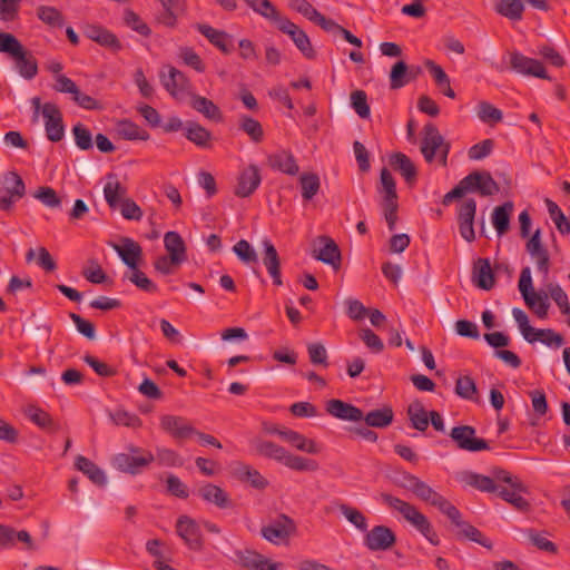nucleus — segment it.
I'll return each instance as SVG.
<instances>
[{
	"label": "nucleus",
	"instance_id": "e433bc0d",
	"mask_svg": "<svg viewBox=\"0 0 570 570\" xmlns=\"http://www.w3.org/2000/svg\"><path fill=\"white\" fill-rule=\"evenodd\" d=\"M185 137L200 148L209 147L212 132L195 121L185 124Z\"/></svg>",
	"mask_w": 570,
	"mask_h": 570
},
{
	"label": "nucleus",
	"instance_id": "c85d7f7f",
	"mask_svg": "<svg viewBox=\"0 0 570 570\" xmlns=\"http://www.w3.org/2000/svg\"><path fill=\"white\" fill-rule=\"evenodd\" d=\"M472 281L481 289L489 291L494 285V274L488 258H478L473 264Z\"/></svg>",
	"mask_w": 570,
	"mask_h": 570
},
{
	"label": "nucleus",
	"instance_id": "ddd939ff",
	"mask_svg": "<svg viewBox=\"0 0 570 570\" xmlns=\"http://www.w3.org/2000/svg\"><path fill=\"white\" fill-rule=\"evenodd\" d=\"M41 112L45 118L47 138L52 142L60 141L65 135V125L60 109L52 102H46L42 106Z\"/></svg>",
	"mask_w": 570,
	"mask_h": 570
},
{
	"label": "nucleus",
	"instance_id": "f8f14e48",
	"mask_svg": "<svg viewBox=\"0 0 570 570\" xmlns=\"http://www.w3.org/2000/svg\"><path fill=\"white\" fill-rule=\"evenodd\" d=\"M276 28L281 32L289 36L296 48L303 53L305 58L314 59L316 57V52L306 32L297 24L292 22L288 18L281 20V23Z\"/></svg>",
	"mask_w": 570,
	"mask_h": 570
},
{
	"label": "nucleus",
	"instance_id": "8fccbe9b",
	"mask_svg": "<svg viewBox=\"0 0 570 570\" xmlns=\"http://www.w3.org/2000/svg\"><path fill=\"white\" fill-rule=\"evenodd\" d=\"M250 9L265 19L269 20L275 27L281 23V20L286 18L285 16L281 14V12L269 0H257L255 2V8Z\"/></svg>",
	"mask_w": 570,
	"mask_h": 570
},
{
	"label": "nucleus",
	"instance_id": "bb28decb",
	"mask_svg": "<svg viewBox=\"0 0 570 570\" xmlns=\"http://www.w3.org/2000/svg\"><path fill=\"white\" fill-rule=\"evenodd\" d=\"M450 520L454 525H456L459 528V531L456 532L458 539H469V540L476 542L488 549L493 548V543L491 542V540H489L487 537H484L483 533L479 529H476L474 525H472L469 522H465L461 519V512L459 510H458V518L450 519Z\"/></svg>",
	"mask_w": 570,
	"mask_h": 570
},
{
	"label": "nucleus",
	"instance_id": "a19ab883",
	"mask_svg": "<svg viewBox=\"0 0 570 570\" xmlns=\"http://www.w3.org/2000/svg\"><path fill=\"white\" fill-rule=\"evenodd\" d=\"M380 183L379 193L382 195V203H397L396 183L386 167L381 170Z\"/></svg>",
	"mask_w": 570,
	"mask_h": 570
},
{
	"label": "nucleus",
	"instance_id": "49530a36",
	"mask_svg": "<svg viewBox=\"0 0 570 570\" xmlns=\"http://www.w3.org/2000/svg\"><path fill=\"white\" fill-rule=\"evenodd\" d=\"M163 8L164 12L158 16V21L166 27L174 28L178 13L184 11L185 0H167Z\"/></svg>",
	"mask_w": 570,
	"mask_h": 570
},
{
	"label": "nucleus",
	"instance_id": "5701e85b",
	"mask_svg": "<svg viewBox=\"0 0 570 570\" xmlns=\"http://www.w3.org/2000/svg\"><path fill=\"white\" fill-rule=\"evenodd\" d=\"M104 186L105 200L111 209H117L127 197V188L119 180L116 174L109 173Z\"/></svg>",
	"mask_w": 570,
	"mask_h": 570
},
{
	"label": "nucleus",
	"instance_id": "4c0bfd02",
	"mask_svg": "<svg viewBox=\"0 0 570 570\" xmlns=\"http://www.w3.org/2000/svg\"><path fill=\"white\" fill-rule=\"evenodd\" d=\"M460 480L482 492H494L497 490L495 481L492 478L475 472L464 471L461 473Z\"/></svg>",
	"mask_w": 570,
	"mask_h": 570
},
{
	"label": "nucleus",
	"instance_id": "a211bd4d",
	"mask_svg": "<svg viewBox=\"0 0 570 570\" xmlns=\"http://www.w3.org/2000/svg\"><path fill=\"white\" fill-rule=\"evenodd\" d=\"M176 530L178 535L191 550L198 551L203 548L199 527L193 519L186 515L180 517L177 520Z\"/></svg>",
	"mask_w": 570,
	"mask_h": 570
},
{
	"label": "nucleus",
	"instance_id": "423d86ee",
	"mask_svg": "<svg viewBox=\"0 0 570 570\" xmlns=\"http://www.w3.org/2000/svg\"><path fill=\"white\" fill-rule=\"evenodd\" d=\"M297 531L295 521L285 513H279L261 528L262 537L274 544L286 542Z\"/></svg>",
	"mask_w": 570,
	"mask_h": 570
},
{
	"label": "nucleus",
	"instance_id": "0e129e2a",
	"mask_svg": "<svg viewBox=\"0 0 570 570\" xmlns=\"http://www.w3.org/2000/svg\"><path fill=\"white\" fill-rule=\"evenodd\" d=\"M524 3L521 0H501V16L513 21L522 19Z\"/></svg>",
	"mask_w": 570,
	"mask_h": 570
},
{
	"label": "nucleus",
	"instance_id": "58836bf2",
	"mask_svg": "<svg viewBox=\"0 0 570 570\" xmlns=\"http://www.w3.org/2000/svg\"><path fill=\"white\" fill-rule=\"evenodd\" d=\"M76 468L86 474L95 484L105 485L107 480L104 471L92 461L83 455L76 458Z\"/></svg>",
	"mask_w": 570,
	"mask_h": 570
},
{
	"label": "nucleus",
	"instance_id": "c03bdc74",
	"mask_svg": "<svg viewBox=\"0 0 570 570\" xmlns=\"http://www.w3.org/2000/svg\"><path fill=\"white\" fill-rule=\"evenodd\" d=\"M425 66L434 78L436 86L442 90L443 95L452 99L455 98V92L450 85V78L442 69V67L432 60H426Z\"/></svg>",
	"mask_w": 570,
	"mask_h": 570
},
{
	"label": "nucleus",
	"instance_id": "4d7b16f0",
	"mask_svg": "<svg viewBox=\"0 0 570 570\" xmlns=\"http://www.w3.org/2000/svg\"><path fill=\"white\" fill-rule=\"evenodd\" d=\"M26 414L40 429L51 430L55 426L51 415L38 406H29Z\"/></svg>",
	"mask_w": 570,
	"mask_h": 570
},
{
	"label": "nucleus",
	"instance_id": "680f3d73",
	"mask_svg": "<svg viewBox=\"0 0 570 570\" xmlns=\"http://www.w3.org/2000/svg\"><path fill=\"white\" fill-rule=\"evenodd\" d=\"M184 262L168 255H161L154 261L153 266L155 271L161 275H171Z\"/></svg>",
	"mask_w": 570,
	"mask_h": 570
},
{
	"label": "nucleus",
	"instance_id": "a18cd8bd",
	"mask_svg": "<svg viewBox=\"0 0 570 570\" xmlns=\"http://www.w3.org/2000/svg\"><path fill=\"white\" fill-rule=\"evenodd\" d=\"M118 135L126 140H148L149 134L137 124L130 120H121L117 125Z\"/></svg>",
	"mask_w": 570,
	"mask_h": 570
},
{
	"label": "nucleus",
	"instance_id": "09e8293b",
	"mask_svg": "<svg viewBox=\"0 0 570 570\" xmlns=\"http://www.w3.org/2000/svg\"><path fill=\"white\" fill-rule=\"evenodd\" d=\"M124 277L146 293L154 294L158 292V286L139 269V266L136 267V269H130V272L126 273Z\"/></svg>",
	"mask_w": 570,
	"mask_h": 570
},
{
	"label": "nucleus",
	"instance_id": "6e6d98bb",
	"mask_svg": "<svg viewBox=\"0 0 570 570\" xmlns=\"http://www.w3.org/2000/svg\"><path fill=\"white\" fill-rule=\"evenodd\" d=\"M178 57L181 59L184 65L193 68L197 72H204L206 70V65L200 58V56L190 47H180L178 51Z\"/></svg>",
	"mask_w": 570,
	"mask_h": 570
},
{
	"label": "nucleus",
	"instance_id": "de8ad7c7",
	"mask_svg": "<svg viewBox=\"0 0 570 570\" xmlns=\"http://www.w3.org/2000/svg\"><path fill=\"white\" fill-rule=\"evenodd\" d=\"M299 186L302 197L305 202H308L317 195L321 188L320 176L315 173H303L299 176Z\"/></svg>",
	"mask_w": 570,
	"mask_h": 570
},
{
	"label": "nucleus",
	"instance_id": "5fc2aeb1",
	"mask_svg": "<svg viewBox=\"0 0 570 570\" xmlns=\"http://www.w3.org/2000/svg\"><path fill=\"white\" fill-rule=\"evenodd\" d=\"M337 507L347 521L354 524L360 531H367L366 518L358 509L345 503H340Z\"/></svg>",
	"mask_w": 570,
	"mask_h": 570
},
{
	"label": "nucleus",
	"instance_id": "f03ea898",
	"mask_svg": "<svg viewBox=\"0 0 570 570\" xmlns=\"http://www.w3.org/2000/svg\"><path fill=\"white\" fill-rule=\"evenodd\" d=\"M0 52L10 57L24 79H32L38 73L36 58L24 49L18 38L10 32H0Z\"/></svg>",
	"mask_w": 570,
	"mask_h": 570
},
{
	"label": "nucleus",
	"instance_id": "69168bd1",
	"mask_svg": "<svg viewBox=\"0 0 570 570\" xmlns=\"http://www.w3.org/2000/svg\"><path fill=\"white\" fill-rule=\"evenodd\" d=\"M550 297L558 305L562 314L570 313V304L567 293L558 284L550 283L547 286Z\"/></svg>",
	"mask_w": 570,
	"mask_h": 570
},
{
	"label": "nucleus",
	"instance_id": "72a5a7b5",
	"mask_svg": "<svg viewBox=\"0 0 570 570\" xmlns=\"http://www.w3.org/2000/svg\"><path fill=\"white\" fill-rule=\"evenodd\" d=\"M415 79L412 70L403 60L396 61L390 71V88L396 90L406 86L410 81Z\"/></svg>",
	"mask_w": 570,
	"mask_h": 570
},
{
	"label": "nucleus",
	"instance_id": "dca6fc26",
	"mask_svg": "<svg viewBox=\"0 0 570 570\" xmlns=\"http://www.w3.org/2000/svg\"><path fill=\"white\" fill-rule=\"evenodd\" d=\"M112 248L129 269H136L139 266L142 259V248L136 240L122 237L120 244H112Z\"/></svg>",
	"mask_w": 570,
	"mask_h": 570
},
{
	"label": "nucleus",
	"instance_id": "a878e982",
	"mask_svg": "<svg viewBox=\"0 0 570 570\" xmlns=\"http://www.w3.org/2000/svg\"><path fill=\"white\" fill-rule=\"evenodd\" d=\"M321 244L323 246L316 250L314 249V258L321 261L327 265H331L335 271L341 267V250L337 244L328 236L320 237Z\"/></svg>",
	"mask_w": 570,
	"mask_h": 570
},
{
	"label": "nucleus",
	"instance_id": "cd10ccee",
	"mask_svg": "<svg viewBox=\"0 0 570 570\" xmlns=\"http://www.w3.org/2000/svg\"><path fill=\"white\" fill-rule=\"evenodd\" d=\"M263 245L265 249L263 255V264L271 275L274 285L281 286L283 285V281L281 275V259L278 253L269 239H264Z\"/></svg>",
	"mask_w": 570,
	"mask_h": 570
},
{
	"label": "nucleus",
	"instance_id": "0eeeda50",
	"mask_svg": "<svg viewBox=\"0 0 570 570\" xmlns=\"http://www.w3.org/2000/svg\"><path fill=\"white\" fill-rule=\"evenodd\" d=\"M460 181L466 194L474 193L481 197L491 196L499 190L498 183L493 179L491 174L485 170H474Z\"/></svg>",
	"mask_w": 570,
	"mask_h": 570
},
{
	"label": "nucleus",
	"instance_id": "603ef678",
	"mask_svg": "<svg viewBox=\"0 0 570 570\" xmlns=\"http://www.w3.org/2000/svg\"><path fill=\"white\" fill-rule=\"evenodd\" d=\"M37 17L43 23L53 28H61L65 23V19L61 12L57 8L50 6L38 7Z\"/></svg>",
	"mask_w": 570,
	"mask_h": 570
},
{
	"label": "nucleus",
	"instance_id": "c9c22d12",
	"mask_svg": "<svg viewBox=\"0 0 570 570\" xmlns=\"http://www.w3.org/2000/svg\"><path fill=\"white\" fill-rule=\"evenodd\" d=\"M164 246L168 253V256L179 259L181 262L187 261V249L183 237L177 232H167L164 236Z\"/></svg>",
	"mask_w": 570,
	"mask_h": 570
},
{
	"label": "nucleus",
	"instance_id": "338daca9",
	"mask_svg": "<svg viewBox=\"0 0 570 570\" xmlns=\"http://www.w3.org/2000/svg\"><path fill=\"white\" fill-rule=\"evenodd\" d=\"M233 250L237 255V257L245 264L257 263L258 261L255 249L245 239L238 240L234 245Z\"/></svg>",
	"mask_w": 570,
	"mask_h": 570
},
{
	"label": "nucleus",
	"instance_id": "3c124183",
	"mask_svg": "<svg viewBox=\"0 0 570 570\" xmlns=\"http://www.w3.org/2000/svg\"><path fill=\"white\" fill-rule=\"evenodd\" d=\"M546 205L549 212V215L553 223L556 224V227L558 232L562 235H567L570 233V222L563 214V212L560 209V207L551 199H546Z\"/></svg>",
	"mask_w": 570,
	"mask_h": 570
},
{
	"label": "nucleus",
	"instance_id": "f3484780",
	"mask_svg": "<svg viewBox=\"0 0 570 570\" xmlns=\"http://www.w3.org/2000/svg\"><path fill=\"white\" fill-rule=\"evenodd\" d=\"M160 428L176 440L189 439L196 432L185 417L170 414L160 417Z\"/></svg>",
	"mask_w": 570,
	"mask_h": 570
},
{
	"label": "nucleus",
	"instance_id": "864d4df0",
	"mask_svg": "<svg viewBox=\"0 0 570 570\" xmlns=\"http://www.w3.org/2000/svg\"><path fill=\"white\" fill-rule=\"evenodd\" d=\"M529 301H524L525 305L540 318H544L548 315L549 301L547 294H539L531 292L528 294Z\"/></svg>",
	"mask_w": 570,
	"mask_h": 570
},
{
	"label": "nucleus",
	"instance_id": "774afa93",
	"mask_svg": "<svg viewBox=\"0 0 570 570\" xmlns=\"http://www.w3.org/2000/svg\"><path fill=\"white\" fill-rule=\"evenodd\" d=\"M455 393L466 400H473L476 395V386L472 377L462 376L455 382Z\"/></svg>",
	"mask_w": 570,
	"mask_h": 570
},
{
	"label": "nucleus",
	"instance_id": "6ab92c4d",
	"mask_svg": "<svg viewBox=\"0 0 570 570\" xmlns=\"http://www.w3.org/2000/svg\"><path fill=\"white\" fill-rule=\"evenodd\" d=\"M510 63L512 69L520 73L541 79H550L543 63L537 59L515 52L511 55Z\"/></svg>",
	"mask_w": 570,
	"mask_h": 570
},
{
	"label": "nucleus",
	"instance_id": "1a4fd4ad",
	"mask_svg": "<svg viewBox=\"0 0 570 570\" xmlns=\"http://www.w3.org/2000/svg\"><path fill=\"white\" fill-rule=\"evenodd\" d=\"M420 500L436 507L449 519L458 518V509L443 495L433 490L428 483L420 480L413 492Z\"/></svg>",
	"mask_w": 570,
	"mask_h": 570
},
{
	"label": "nucleus",
	"instance_id": "7c9ffc66",
	"mask_svg": "<svg viewBox=\"0 0 570 570\" xmlns=\"http://www.w3.org/2000/svg\"><path fill=\"white\" fill-rule=\"evenodd\" d=\"M268 164L273 169L289 176H295L299 170L294 155L288 150H281L271 155Z\"/></svg>",
	"mask_w": 570,
	"mask_h": 570
},
{
	"label": "nucleus",
	"instance_id": "bf43d9fd",
	"mask_svg": "<svg viewBox=\"0 0 570 570\" xmlns=\"http://www.w3.org/2000/svg\"><path fill=\"white\" fill-rule=\"evenodd\" d=\"M154 456L155 461L163 466H181L184 463L176 451L167 448H156V454H154Z\"/></svg>",
	"mask_w": 570,
	"mask_h": 570
},
{
	"label": "nucleus",
	"instance_id": "aec40b11",
	"mask_svg": "<svg viewBox=\"0 0 570 570\" xmlns=\"http://www.w3.org/2000/svg\"><path fill=\"white\" fill-rule=\"evenodd\" d=\"M262 176L256 165H249L238 176L235 195L242 198L250 196L261 185Z\"/></svg>",
	"mask_w": 570,
	"mask_h": 570
},
{
	"label": "nucleus",
	"instance_id": "052dcab7",
	"mask_svg": "<svg viewBox=\"0 0 570 570\" xmlns=\"http://www.w3.org/2000/svg\"><path fill=\"white\" fill-rule=\"evenodd\" d=\"M527 535L530 542L537 547L539 550L556 554L558 552V547L550 541L544 532H538L533 529L528 530Z\"/></svg>",
	"mask_w": 570,
	"mask_h": 570
},
{
	"label": "nucleus",
	"instance_id": "4468645a",
	"mask_svg": "<svg viewBox=\"0 0 570 570\" xmlns=\"http://www.w3.org/2000/svg\"><path fill=\"white\" fill-rule=\"evenodd\" d=\"M395 542V533L386 525H375L364 538V544L371 551L389 550Z\"/></svg>",
	"mask_w": 570,
	"mask_h": 570
},
{
	"label": "nucleus",
	"instance_id": "20e7f679",
	"mask_svg": "<svg viewBox=\"0 0 570 570\" xmlns=\"http://www.w3.org/2000/svg\"><path fill=\"white\" fill-rule=\"evenodd\" d=\"M26 195V184L14 171H7L0 178V209L9 212L13 204Z\"/></svg>",
	"mask_w": 570,
	"mask_h": 570
},
{
	"label": "nucleus",
	"instance_id": "39448f33",
	"mask_svg": "<svg viewBox=\"0 0 570 570\" xmlns=\"http://www.w3.org/2000/svg\"><path fill=\"white\" fill-rule=\"evenodd\" d=\"M423 139L421 144V153L428 163H432L436 151L440 153V161L446 165L450 145L444 141L443 136L434 124H426L423 128Z\"/></svg>",
	"mask_w": 570,
	"mask_h": 570
},
{
	"label": "nucleus",
	"instance_id": "e2e57ef3",
	"mask_svg": "<svg viewBox=\"0 0 570 570\" xmlns=\"http://www.w3.org/2000/svg\"><path fill=\"white\" fill-rule=\"evenodd\" d=\"M72 134L75 142L79 149L88 150L92 148V135L83 124H76L72 127Z\"/></svg>",
	"mask_w": 570,
	"mask_h": 570
},
{
	"label": "nucleus",
	"instance_id": "f257e3e1",
	"mask_svg": "<svg viewBox=\"0 0 570 570\" xmlns=\"http://www.w3.org/2000/svg\"><path fill=\"white\" fill-rule=\"evenodd\" d=\"M380 499L390 508L399 511L431 544L439 546L440 539L429 519L413 504L405 502L390 493L382 492Z\"/></svg>",
	"mask_w": 570,
	"mask_h": 570
},
{
	"label": "nucleus",
	"instance_id": "f704fd0d",
	"mask_svg": "<svg viewBox=\"0 0 570 570\" xmlns=\"http://www.w3.org/2000/svg\"><path fill=\"white\" fill-rule=\"evenodd\" d=\"M406 414L411 426L420 432H425L429 428V412L420 400H414L407 406Z\"/></svg>",
	"mask_w": 570,
	"mask_h": 570
},
{
	"label": "nucleus",
	"instance_id": "4be33fe9",
	"mask_svg": "<svg viewBox=\"0 0 570 570\" xmlns=\"http://www.w3.org/2000/svg\"><path fill=\"white\" fill-rule=\"evenodd\" d=\"M390 166L397 171L405 180L409 187H413L417 180V169L409 156L401 151L390 155Z\"/></svg>",
	"mask_w": 570,
	"mask_h": 570
},
{
	"label": "nucleus",
	"instance_id": "2eb2a0df",
	"mask_svg": "<svg viewBox=\"0 0 570 570\" xmlns=\"http://www.w3.org/2000/svg\"><path fill=\"white\" fill-rule=\"evenodd\" d=\"M197 495L220 510L235 508L230 495L223 488L210 482L200 485L197 490Z\"/></svg>",
	"mask_w": 570,
	"mask_h": 570
},
{
	"label": "nucleus",
	"instance_id": "6e6552de",
	"mask_svg": "<svg viewBox=\"0 0 570 570\" xmlns=\"http://www.w3.org/2000/svg\"><path fill=\"white\" fill-rule=\"evenodd\" d=\"M449 435L460 450L480 452L489 449L488 442L476 438V430L471 425L454 426Z\"/></svg>",
	"mask_w": 570,
	"mask_h": 570
},
{
	"label": "nucleus",
	"instance_id": "ea45409f",
	"mask_svg": "<svg viewBox=\"0 0 570 570\" xmlns=\"http://www.w3.org/2000/svg\"><path fill=\"white\" fill-rule=\"evenodd\" d=\"M394 419V413L391 406H384L382 409H376L370 411L365 416L363 415V420L365 424L371 428L384 429L392 424Z\"/></svg>",
	"mask_w": 570,
	"mask_h": 570
},
{
	"label": "nucleus",
	"instance_id": "7ed1b4c3",
	"mask_svg": "<svg viewBox=\"0 0 570 570\" xmlns=\"http://www.w3.org/2000/svg\"><path fill=\"white\" fill-rule=\"evenodd\" d=\"M530 494L529 488L519 476L501 470V499L510 503L513 509L521 513L531 511L532 505L527 497Z\"/></svg>",
	"mask_w": 570,
	"mask_h": 570
},
{
	"label": "nucleus",
	"instance_id": "37998d69",
	"mask_svg": "<svg viewBox=\"0 0 570 570\" xmlns=\"http://www.w3.org/2000/svg\"><path fill=\"white\" fill-rule=\"evenodd\" d=\"M283 464L297 472H315L320 469V464L316 460L295 455L291 452H287Z\"/></svg>",
	"mask_w": 570,
	"mask_h": 570
},
{
	"label": "nucleus",
	"instance_id": "b1692460",
	"mask_svg": "<svg viewBox=\"0 0 570 570\" xmlns=\"http://www.w3.org/2000/svg\"><path fill=\"white\" fill-rule=\"evenodd\" d=\"M196 29L223 53L228 55L233 51L234 47L232 37L227 32L223 30H217L212 26L205 23H197Z\"/></svg>",
	"mask_w": 570,
	"mask_h": 570
},
{
	"label": "nucleus",
	"instance_id": "c756f323",
	"mask_svg": "<svg viewBox=\"0 0 570 570\" xmlns=\"http://www.w3.org/2000/svg\"><path fill=\"white\" fill-rule=\"evenodd\" d=\"M279 438L288 442L297 450L309 454H317L321 451L318 444L315 441L309 440L303 434L286 428H283L282 432L279 433Z\"/></svg>",
	"mask_w": 570,
	"mask_h": 570
},
{
	"label": "nucleus",
	"instance_id": "473e14b6",
	"mask_svg": "<svg viewBox=\"0 0 570 570\" xmlns=\"http://www.w3.org/2000/svg\"><path fill=\"white\" fill-rule=\"evenodd\" d=\"M253 445L255 449L256 454L275 460L278 463L284 462L285 456L287 454V450L285 448L272 442V441H265L262 439H256L253 441Z\"/></svg>",
	"mask_w": 570,
	"mask_h": 570
},
{
	"label": "nucleus",
	"instance_id": "79ce46f5",
	"mask_svg": "<svg viewBox=\"0 0 570 570\" xmlns=\"http://www.w3.org/2000/svg\"><path fill=\"white\" fill-rule=\"evenodd\" d=\"M238 128L245 132L254 144H259L264 140V129L262 124L248 115L239 116Z\"/></svg>",
	"mask_w": 570,
	"mask_h": 570
},
{
	"label": "nucleus",
	"instance_id": "2f4dec72",
	"mask_svg": "<svg viewBox=\"0 0 570 570\" xmlns=\"http://www.w3.org/2000/svg\"><path fill=\"white\" fill-rule=\"evenodd\" d=\"M190 107L204 115L207 119L219 122L223 120V114L217 105L206 97L190 94Z\"/></svg>",
	"mask_w": 570,
	"mask_h": 570
},
{
	"label": "nucleus",
	"instance_id": "393cba45",
	"mask_svg": "<svg viewBox=\"0 0 570 570\" xmlns=\"http://www.w3.org/2000/svg\"><path fill=\"white\" fill-rule=\"evenodd\" d=\"M326 411L332 416L343 421L360 422L363 420V411L361 409L342 400H330L326 403Z\"/></svg>",
	"mask_w": 570,
	"mask_h": 570
},
{
	"label": "nucleus",
	"instance_id": "9b49d317",
	"mask_svg": "<svg viewBox=\"0 0 570 570\" xmlns=\"http://www.w3.org/2000/svg\"><path fill=\"white\" fill-rule=\"evenodd\" d=\"M525 250L535 262L538 271L547 277L550 271V255L542 243L540 228L527 238Z\"/></svg>",
	"mask_w": 570,
	"mask_h": 570
},
{
	"label": "nucleus",
	"instance_id": "9d476101",
	"mask_svg": "<svg viewBox=\"0 0 570 570\" xmlns=\"http://www.w3.org/2000/svg\"><path fill=\"white\" fill-rule=\"evenodd\" d=\"M160 80L166 90L176 99L190 96L191 83L188 77L175 67L168 68V73H160Z\"/></svg>",
	"mask_w": 570,
	"mask_h": 570
},
{
	"label": "nucleus",
	"instance_id": "412c9836",
	"mask_svg": "<svg viewBox=\"0 0 570 570\" xmlns=\"http://www.w3.org/2000/svg\"><path fill=\"white\" fill-rule=\"evenodd\" d=\"M155 461L151 452H146L144 456H134L127 453H119L114 458V465L122 472L137 474L142 468Z\"/></svg>",
	"mask_w": 570,
	"mask_h": 570
},
{
	"label": "nucleus",
	"instance_id": "13d9d810",
	"mask_svg": "<svg viewBox=\"0 0 570 570\" xmlns=\"http://www.w3.org/2000/svg\"><path fill=\"white\" fill-rule=\"evenodd\" d=\"M351 106L357 116L362 119L370 117L371 110L367 104V95L364 90H354L351 92Z\"/></svg>",
	"mask_w": 570,
	"mask_h": 570
}]
</instances>
